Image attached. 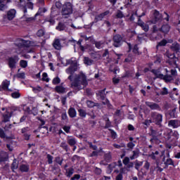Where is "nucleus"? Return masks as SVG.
<instances>
[{"instance_id":"18","label":"nucleus","mask_w":180,"mask_h":180,"mask_svg":"<svg viewBox=\"0 0 180 180\" xmlns=\"http://www.w3.org/2000/svg\"><path fill=\"white\" fill-rule=\"evenodd\" d=\"M12 115H13V112H11L9 113V112L7 111L6 114H4L3 115V122L4 123H6V122H9V119L12 117Z\"/></svg>"},{"instance_id":"40","label":"nucleus","mask_w":180,"mask_h":180,"mask_svg":"<svg viewBox=\"0 0 180 180\" xmlns=\"http://www.w3.org/2000/svg\"><path fill=\"white\" fill-rule=\"evenodd\" d=\"M20 65L21 68H26L27 67V60H21L20 61Z\"/></svg>"},{"instance_id":"16","label":"nucleus","mask_w":180,"mask_h":180,"mask_svg":"<svg viewBox=\"0 0 180 180\" xmlns=\"http://www.w3.org/2000/svg\"><path fill=\"white\" fill-rule=\"evenodd\" d=\"M170 49L174 53H179L180 51V45L178 44V42H174L171 46Z\"/></svg>"},{"instance_id":"29","label":"nucleus","mask_w":180,"mask_h":180,"mask_svg":"<svg viewBox=\"0 0 180 180\" xmlns=\"http://www.w3.org/2000/svg\"><path fill=\"white\" fill-rule=\"evenodd\" d=\"M104 160L106 162H110L112 161V153L110 152L105 153L104 155Z\"/></svg>"},{"instance_id":"31","label":"nucleus","mask_w":180,"mask_h":180,"mask_svg":"<svg viewBox=\"0 0 180 180\" xmlns=\"http://www.w3.org/2000/svg\"><path fill=\"white\" fill-rule=\"evenodd\" d=\"M19 167V162L18 160H14L12 165H11V169L13 170V172H15V169H18Z\"/></svg>"},{"instance_id":"42","label":"nucleus","mask_w":180,"mask_h":180,"mask_svg":"<svg viewBox=\"0 0 180 180\" xmlns=\"http://www.w3.org/2000/svg\"><path fill=\"white\" fill-rule=\"evenodd\" d=\"M143 165V162H139L138 160L135 161V168L139 171L140 169V167Z\"/></svg>"},{"instance_id":"22","label":"nucleus","mask_w":180,"mask_h":180,"mask_svg":"<svg viewBox=\"0 0 180 180\" xmlns=\"http://www.w3.org/2000/svg\"><path fill=\"white\" fill-rule=\"evenodd\" d=\"M19 169L21 172H29V169H30V166H29V165L22 164L20 166Z\"/></svg>"},{"instance_id":"49","label":"nucleus","mask_w":180,"mask_h":180,"mask_svg":"<svg viewBox=\"0 0 180 180\" xmlns=\"http://www.w3.org/2000/svg\"><path fill=\"white\" fill-rule=\"evenodd\" d=\"M90 56L93 60H98L99 58V55L96 53H91Z\"/></svg>"},{"instance_id":"61","label":"nucleus","mask_w":180,"mask_h":180,"mask_svg":"<svg viewBox=\"0 0 180 180\" xmlns=\"http://www.w3.org/2000/svg\"><path fill=\"white\" fill-rule=\"evenodd\" d=\"M160 95H168V89H167V88L164 87L160 92Z\"/></svg>"},{"instance_id":"2","label":"nucleus","mask_w":180,"mask_h":180,"mask_svg":"<svg viewBox=\"0 0 180 180\" xmlns=\"http://www.w3.org/2000/svg\"><path fill=\"white\" fill-rule=\"evenodd\" d=\"M72 12H74L72 4L66 2L63 5L61 11L63 16H65V18H70V15H72Z\"/></svg>"},{"instance_id":"12","label":"nucleus","mask_w":180,"mask_h":180,"mask_svg":"<svg viewBox=\"0 0 180 180\" xmlns=\"http://www.w3.org/2000/svg\"><path fill=\"white\" fill-rule=\"evenodd\" d=\"M19 8H22L24 13H27V8H26V1L25 0H19L17 3Z\"/></svg>"},{"instance_id":"60","label":"nucleus","mask_w":180,"mask_h":180,"mask_svg":"<svg viewBox=\"0 0 180 180\" xmlns=\"http://www.w3.org/2000/svg\"><path fill=\"white\" fill-rule=\"evenodd\" d=\"M165 56H167L168 58H174L175 57L174 53H170L168 51L165 53Z\"/></svg>"},{"instance_id":"15","label":"nucleus","mask_w":180,"mask_h":180,"mask_svg":"<svg viewBox=\"0 0 180 180\" xmlns=\"http://www.w3.org/2000/svg\"><path fill=\"white\" fill-rule=\"evenodd\" d=\"M9 2H11V0H0V11L8 9L6 4H9Z\"/></svg>"},{"instance_id":"57","label":"nucleus","mask_w":180,"mask_h":180,"mask_svg":"<svg viewBox=\"0 0 180 180\" xmlns=\"http://www.w3.org/2000/svg\"><path fill=\"white\" fill-rule=\"evenodd\" d=\"M136 144H134L133 142H129L127 145V147H128V148H130L131 150H133V148H134Z\"/></svg>"},{"instance_id":"20","label":"nucleus","mask_w":180,"mask_h":180,"mask_svg":"<svg viewBox=\"0 0 180 180\" xmlns=\"http://www.w3.org/2000/svg\"><path fill=\"white\" fill-rule=\"evenodd\" d=\"M70 117L74 118L77 117V110L74 108H70L68 112Z\"/></svg>"},{"instance_id":"52","label":"nucleus","mask_w":180,"mask_h":180,"mask_svg":"<svg viewBox=\"0 0 180 180\" xmlns=\"http://www.w3.org/2000/svg\"><path fill=\"white\" fill-rule=\"evenodd\" d=\"M62 120H67L68 119V116L67 115V112L63 111L61 114Z\"/></svg>"},{"instance_id":"64","label":"nucleus","mask_w":180,"mask_h":180,"mask_svg":"<svg viewBox=\"0 0 180 180\" xmlns=\"http://www.w3.org/2000/svg\"><path fill=\"white\" fill-rule=\"evenodd\" d=\"M81 178V175L79 174H75L73 177L70 179V180H78Z\"/></svg>"},{"instance_id":"1","label":"nucleus","mask_w":180,"mask_h":180,"mask_svg":"<svg viewBox=\"0 0 180 180\" xmlns=\"http://www.w3.org/2000/svg\"><path fill=\"white\" fill-rule=\"evenodd\" d=\"M88 85V81H86V76L80 72L75 79L74 82L71 84V88L76 89V91H80L84 89L85 86Z\"/></svg>"},{"instance_id":"48","label":"nucleus","mask_w":180,"mask_h":180,"mask_svg":"<svg viewBox=\"0 0 180 180\" xmlns=\"http://www.w3.org/2000/svg\"><path fill=\"white\" fill-rule=\"evenodd\" d=\"M60 147L63 148V150H65V151H68V145L65 142H62L60 143Z\"/></svg>"},{"instance_id":"63","label":"nucleus","mask_w":180,"mask_h":180,"mask_svg":"<svg viewBox=\"0 0 180 180\" xmlns=\"http://www.w3.org/2000/svg\"><path fill=\"white\" fill-rule=\"evenodd\" d=\"M99 155V153L98 150L93 151L90 155L89 157H98Z\"/></svg>"},{"instance_id":"21","label":"nucleus","mask_w":180,"mask_h":180,"mask_svg":"<svg viewBox=\"0 0 180 180\" xmlns=\"http://www.w3.org/2000/svg\"><path fill=\"white\" fill-rule=\"evenodd\" d=\"M132 155L129 157L130 160H136V158H139V156L140 155V150L136 149L135 150L132 151Z\"/></svg>"},{"instance_id":"38","label":"nucleus","mask_w":180,"mask_h":180,"mask_svg":"<svg viewBox=\"0 0 180 180\" xmlns=\"http://www.w3.org/2000/svg\"><path fill=\"white\" fill-rule=\"evenodd\" d=\"M67 74H70L72 75L75 72V68L74 67H70L69 68L66 69Z\"/></svg>"},{"instance_id":"37","label":"nucleus","mask_w":180,"mask_h":180,"mask_svg":"<svg viewBox=\"0 0 180 180\" xmlns=\"http://www.w3.org/2000/svg\"><path fill=\"white\" fill-rule=\"evenodd\" d=\"M95 47L96 49H101L103 48V42L102 41H94Z\"/></svg>"},{"instance_id":"32","label":"nucleus","mask_w":180,"mask_h":180,"mask_svg":"<svg viewBox=\"0 0 180 180\" xmlns=\"http://www.w3.org/2000/svg\"><path fill=\"white\" fill-rule=\"evenodd\" d=\"M169 115L172 119H175L176 117V108L169 110Z\"/></svg>"},{"instance_id":"43","label":"nucleus","mask_w":180,"mask_h":180,"mask_svg":"<svg viewBox=\"0 0 180 180\" xmlns=\"http://www.w3.org/2000/svg\"><path fill=\"white\" fill-rule=\"evenodd\" d=\"M12 98H14V99H18V98H20V93L15 91L11 94Z\"/></svg>"},{"instance_id":"55","label":"nucleus","mask_w":180,"mask_h":180,"mask_svg":"<svg viewBox=\"0 0 180 180\" xmlns=\"http://www.w3.org/2000/svg\"><path fill=\"white\" fill-rule=\"evenodd\" d=\"M122 162L124 165H127L130 162V158L125 157L124 160H122Z\"/></svg>"},{"instance_id":"27","label":"nucleus","mask_w":180,"mask_h":180,"mask_svg":"<svg viewBox=\"0 0 180 180\" xmlns=\"http://www.w3.org/2000/svg\"><path fill=\"white\" fill-rule=\"evenodd\" d=\"M26 43H27V41L24 39H18V42L15 44L18 47H23V46H26Z\"/></svg>"},{"instance_id":"33","label":"nucleus","mask_w":180,"mask_h":180,"mask_svg":"<svg viewBox=\"0 0 180 180\" xmlns=\"http://www.w3.org/2000/svg\"><path fill=\"white\" fill-rule=\"evenodd\" d=\"M0 160L1 161H6V160H8V153H6V152L1 151L0 153Z\"/></svg>"},{"instance_id":"30","label":"nucleus","mask_w":180,"mask_h":180,"mask_svg":"<svg viewBox=\"0 0 180 180\" xmlns=\"http://www.w3.org/2000/svg\"><path fill=\"white\" fill-rule=\"evenodd\" d=\"M123 115V111L120 110H117L114 113V117L117 120L120 119L122 117V115Z\"/></svg>"},{"instance_id":"59","label":"nucleus","mask_w":180,"mask_h":180,"mask_svg":"<svg viewBox=\"0 0 180 180\" xmlns=\"http://www.w3.org/2000/svg\"><path fill=\"white\" fill-rule=\"evenodd\" d=\"M125 165H127V171H130V168H133L134 164L133 163V162H131Z\"/></svg>"},{"instance_id":"5","label":"nucleus","mask_w":180,"mask_h":180,"mask_svg":"<svg viewBox=\"0 0 180 180\" xmlns=\"http://www.w3.org/2000/svg\"><path fill=\"white\" fill-rule=\"evenodd\" d=\"M152 13L153 15V18L151 20L149 21V23H153V25H155L157 22H160L162 19V15L160 13V11L157 10H153L152 11Z\"/></svg>"},{"instance_id":"50","label":"nucleus","mask_w":180,"mask_h":180,"mask_svg":"<svg viewBox=\"0 0 180 180\" xmlns=\"http://www.w3.org/2000/svg\"><path fill=\"white\" fill-rule=\"evenodd\" d=\"M86 105H87L88 108H94V106H96V103H95L91 101H87Z\"/></svg>"},{"instance_id":"6","label":"nucleus","mask_w":180,"mask_h":180,"mask_svg":"<svg viewBox=\"0 0 180 180\" xmlns=\"http://www.w3.org/2000/svg\"><path fill=\"white\" fill-rule=\"evenodd\" d=\"M123 40V38H122V36L120 34H116L113 37V46L115 47H120L122 46V41Z\"/></svg>"},{"instance_id":"47","label":"nucleus","mask_w":180,"mask_h":180,"mask_svg":"<svg viewBox=\"0 0 180 180\" xmlns=\"http://www.w3.org/2000/svg\"><path fill=\"white\" fill-rule=\"evenodd\" d=\"M48 77L49 76H48L47 73L44 72L42 74V81H45V82H49V81H50V79H49Z\"/></svg>"},{"instance_id":"19","label":"nucleus","mask_w":180,"mask_h":180,"mask_svg":"<svg viewBox=\"0 0 180 180\" xmlns=\"http://www.w3.org/2000/svg\"><path fill=\"white\" fill-rule=\"evenodd\" d=\"M169 29H171V27H169V25L166 24L162 26V27L160 29V31L162 32V33L167 34V33L169 32Z\"/></svg>"},{"instance_id":"53","label":"nucleus","mask_w":180,"mask_h":180,"mask_svg":"<svg viewBox=\"0 0 180 180\" xmlns=\"http://www.w3.org/2000/svg\"><path fill=\"white\" fill-rule=\"evenodd\" d=\"M46 158L48 160V164H53V156L51 155L48 154L46 156Z\"/></svg>"},{"instance_id":"17","label":"nucleus","mask_w":180,"mask_h":180,"mask_svg":"<svg viewBox=\"0 0 180 180\" xmlns=\"http://www.w3.org/2000/svg\"><path fill=\"white\" fill-rule=\"evenodd\" d=\"M151 72L155 75L156 78H159L160 79H162L164 78V75L161 73V71H160V69L158 70H152Z\"/></svg>"},{"instance_id":"41","label":"nucleus","mask_w":180,"mask_h":180,"mask_svg":"<svg viewBox=\"0 0 180 180\" xmlns=\"http://www.w3.org/2000/svg\"><path fill=\"white\" fill-rule=\"evenodd\" d=\"M32 91L33 92H34V94H39V92H41V91H43V89H41V86H38L37 87H33Z\"/></svg>"},{"instance_id":"28","label":"nucleus","mask_w":180,"mask_h":180,"mask_svg":"<svg viewBox=\"0 0 180 180\" xmlns=\"http://www.w3.org/2000/svg\"><path fill=\"white\" fill-rule=\"evenodd\" d=\"M55 89L58 94H65V92H66L65 88L63 86H57Z\"/></svg>"},{"instance_id":"45","label":"nucleus","mask_w":180,"mask_h":180,"mask_svg":"<svg viewBox=\"0 0 180 180\" xmlns=\"http://www.w3.org/2000/svg\"><path fill=\"white\" fill-rule=\"evenodd\" d=\"M56 162L59 165H63V161H64V159L60 158V157H56L55 159Z\"/></svg>"},{"instance_id":"13","label":"nucleus","mask_w":180,"mask_h":180,"mask_svg":"<svg viewBox=\"0 0 180 180\" xmlns=\"http://www.w3.org/2000/svg\"><path fill=\"white\" fill-rule=\"evenodd\" d=\"M15 16H16V10L15 9H11L7 13V18L8 20H12L15 19Z\"/></svg>"},{"instance_id":"10","label":"nucleus","mask_w":180,"mask_h":180,"mask_svg":"<svg viewBox=\"0 0 180 180\" xmlns=\"http://www.w3.org/2000/svg\"><path fill=\"white\" fill-rule=\"evenodd\" d=\"M146 106H148V108H150V109L152 110H161V107H160V105L155 103L146 101Z\"/></svg>"},{"instance_id":"54","label":"nucleus","mask_w":180,"mask_h":180,"mask_svg":"<svg viewBox=\"0 0 180 180\" xmlns=\"http://www.w3.org/2000/svg\"><path fill=\"white\" fill-rule=\"evenodd\" d=\"M124 15H123V13L121 11H118L116 14V18H118L119 19H122Z\"/></svg>"},{"instance_id":"35","label":"nucleus","mask_w":180,"mask_h":180,"mask_svg":"<svg viewBox=\"0 0 180 180\" xmlns=\"http://www.w3.org/2000/svg\"><path fill=\"white\" fill-rule=\"evenodd\" d=\"M56 30H59V32L65 30V25L63 24V22H59L58 26L56 27Z\"/></svg>"},{"instance_id":"23","label":"nucleus","mask_w":180,"mask_h":180,"mask_svg":"<svg viewBox=\"0 0 180 180\" xmlns=\"http://www.w3.org/2000/svg\"><path fill=\"white\" fill-rule=\"evenodd\" d=\"M53 46L56 50H61V43L60 42V39H55L53 43Z\"/></svg>"},{"instance_id":"62","label":"nucleus","mask_w":180,"mask_h":180,"mask_svg":"<svg viewBox=\"0 0 180 180\" xmlns=\"http://www.w3.org/2000/svg\"><path fill=\"white\" fill-rule=\"evenodd\" d=\"M26 6L28 8V9H33V3H32V1H30L25 4V7Z\"/></svg>"},{"instance_id":"56","label":"nucleus","mask_w":180,"mask_h":180,"mask_svg":"<svg viewBox=\"0 0 180 180\" xmlns=\"http://www.w3.org/2000/svg\"><path fill=\"white\" fill-rule=\"evenodd\" d=\"M30 129L29 127H24L21 129V133L22 134H27V132L30 131Z\"/></svg>"},{"instance_id":"7","label":"nucleus","mask_w":180,"mask_h":180,"mask_svg":"<svg viewBox=\"0 0 180 180\" xmlns=\"http://www.w3.org/2000/svg\"><path fill=\"white\" fill-rule=\"evenodd\" d=\"M8 61L10 68H16V63L19 61V58L18 56H15L14 58H9Z\"/></svg>"},{"instance_id":"4","label":"nucleus","mask_w":180,"mask_h":180,"mask_svg":"<svg viewBox=\"0 0 180 180\" xmlns=\"http://www.w3.org/2000/svg\"><path fill=\"white\" fill-rule=\"evenodd\" d=\"M162 127H160L159 129H151V136H153V139H150V141H155L158 140L157 137H159V139H161L162 137Z\"/></svg>"},{"instance_id":"25","label":"nucleus","mask_w":180,"mask_h":180,"mask_svg":"<svg viewBox=\"0 0 180 180\" xmlns=\"http://www.w3.org/2000/svg\"><path fill=\"white\" fill-rule=\"evenodd\" d=\"M67 141L70 146H74L77 144V140H75V138L68 137Z\"/></svg>"},{"instance_id":"24","label":"nucleus","mask_w":180,"mask_h":180,"mask_svg":"<svg viewBox=\"0 0 180 180\" xmlns=\"http://www.w3.org/2000/svg\"><path fill=\"white\" fill-rule=\"evenodd\" d=\"M162 79L166 82H172V81H174V77L168 74L165 75H163V78Z\"/></svg>"},{"instance_id":"26","label":"nucleus","mask_w":180,"mask_h":180,"mask_svg":"<svg viewBox=\"0 0 180 180\" xmlns=\"http://www.w3.org/2000/svg\"><path fill=\"white\" fill-rule=\"evenodd\" d=\"M84 63L86 65H92V64H94V60H92L88 57H84Z\"/></svg>"},{"instance_id":"8","label":"nucleus","mask_w":180,"mask_h":180,"mask_svg":"<svg viewBox=\"0 0 180 180\" xmlns=\"http://www.w3.org/2000/svg\"><path fill=\"white\" fill-rule=\"evenodd\" d=\"M160 139L165 140V141H168L169 143H172V141L174 140V138H172V136L171 135V132H168L167 131H164L163 135Z\"/></svg>"},{"instance_id":"46","label":"nucleus","mask_w":180,"mask_h":180,"mask_svg":"<svg viewBox=\"0 0 180 180\" xmlns=\"http://www.w3.org/2000/svg\"><path fill=\"white\" fill-rule=\"evenodd\" d=\"M165 164L166 165H172L174 167V160L171 158L167 159V160L165 162Z\"/></svg>"},{"instance_id":"34","label":"nucleus","mask_w":180,"mask_h":180,"mask_svg":"<svg viewBox=\"0 0 180 180\" xmlns=\"http://www.w3.org/2000/svg\"><path fill=\"white\" fill-rule=\"evenodd\" d=\"M9 85H11V82H9V81H8V80H4V81L2 82V87H1V89H4V90L8 89Z\"/></svg>"},{"instance_id":"3","label":"nucleus","mask_w":180,"mask_h":180,"mask_svg":"<svg viewBox=\"0 0 180 180\" xmlns=\"http://www.w3.org/2000/svg\"><path fill=\"white\" fill-rule=\"evenodd\" d=\"M150 119L153 123H155L159 127H162V115L157 112H150Z\"/></svg>"},{"instance_id":"58","label":"nucleus","mask_w":180,"mask_h":180,"mask_svg":"<svg viewBox=\"0 0 180 180\" xmlns=\"http://www.w3.org/2000/svg\"><path fill=\"white\" fill-rule=\"evenodd\" d=\"M167 43H168L167 41V39H163L160 42L158 43V46H164L167 45Z\"/></svg>"},{"instance_id":"39","label":"nucleus","mask_w":180,"mask_h":180,"mask_svg":"<svg viewBox=\"0 0 180 180\" xmlns=\"http://www.w3.org/2000/svg\"><path fill=\"white\" fill-rule=\"evenodd\" d=\"M78 112L81 117H86V111L85 110L79 109Z\"/></svg>"},{"instance_id":"36","label":"nucleus","mask_w":180,"mask_h":180,"mask_svg":"<svg viewBox=\"0 0 180 180\" xmlns=\"http://www.w3.org/2000/svg\"><path fill=\"white\" fill-rule=\"evenodd\" d=\"M73 174H74V169L70 168L66 170V176H68V178H71Z\"/></svg>"},{"instance_id":"11","label":"nucleus","mask_w":180,"mask_h":180,"mask_svg":"<svg viewBox=\"0 0 180 180\" xmlns=\"http://www.w3.org/2000/svg\"><path fill=\"white\" fill-rule=\"evenodd\" d=\"M168 127L172 129H178L180 127V121L178 120H171L168 122Z\"/></svg>"},{"instance_id":"14","label":"nucleus","mask_w":180,"mask_h":180,"mask_svg":"<svg viewBox=\"0 0 180 180\" xmlns=\"http://www.w3.org/2000/svg\"><path fill=\"white\" fill-rule=\"evenodd\" d=\"M138 25L143 29V30H144V32H148L150 27L148 25V24H146L141 21L140 18H139Z\"/></svg>"},{"instance_id":"9","label":"nucleus","mask_w":180,"mask_h":180,"mask_svg":"<svg viewBox=\"0 0 180 180\" xmlns=\"http://www.w3.org/2000/svg\"><path fill=\"white\" fill-rule=\"evenodd\" d=\"M108 15H109V11H105L104 13L96 15L94 21L92 22V24L94 25V23H98V22H101V20H103L105 16H108Z\"/></svg>"},{"instance_id":"44","label":"nucleus","mask_w":180,"mask_h":180,"mask_svg":"<svg viewBox=\"0 0 180 180\" xmlns=\"http://www.w3.org/2000/svg\"><path fill=\"white\" fill-rule=\"evenodd\" d=\"M60 82H61V80L60 79V77H55L52 81V84H53V85H57V84H60Z\"/></svg>"},{"instance_id":"51","label":"nucleus","mask_w":180,"mask_h":180,"mask_svg":"<svg viewBox=\"0 0 180 180\" xmlns=\"http://www.w3.org/2000/svg\"><path fill=\"white\" fill-rule=\"evenodd\" d=\"M37 36H38V37H41L44 36V30L41 29L38 30V32H37Z\"/></svg>"}]
</instances>
